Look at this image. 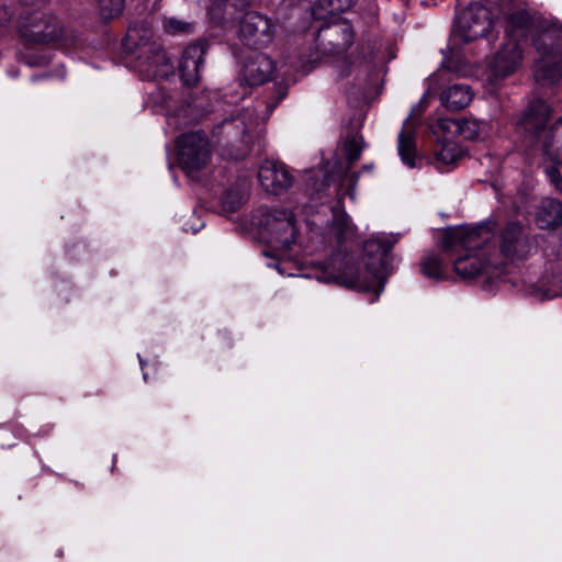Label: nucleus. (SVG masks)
<instances>
[{"instance_id":"obj_25","label":"nucleus","mask_w":562,"mask_h":562,"mask_svg":"<svg viewBox=\"0 0 562 562\" xmlns=\"http://www.w3.org/2000/svg\"><path fill=\"white\" fill-rule=\"evenodd\" d=\"M462 156V149L457 143L441 140L435 148V167L440 171H447L448 167L454 165Z\"/></svg>"},{"instance_id":"obj_15","label":"nucleus","mask_w":562,"mask_h":562,"mask_svg":"<svg viewBox=\"0 0 562 562\" xmlns=\"http://www.w3.org/2000/svg\"><path fill=\"white\" fill-rule=\"evenodd\" d=\"M206 47V42L199 41L184 48L178 69L186 86H195L200 81Z\"/></svg>"},{"instance_id":"obj_5","label":"nucleus","mask_w":562,"mask_h":562,"mask_svg":"<svg viewBox=\"0 0 562 562\" xmlns=\"http://www.w3.org/2000/svg\"><path fill=\"white\" fill-rule=\"evenodd\" d=\"M258 125V116L247 108L237 111L214 126L213 135L222 137L227 145L236 147L231 157L241 159L251 150L255 138L259 139Z\"/></svg>"},{"instance_id":"obj_19","label":"nucleus","mask_w":562,"mask_h":562,"mask_svg":"<svg viewBox=\"0 0 562 562\" xmlns=\"http://www.w3.org/2000/svg\"><path fill=\"white\" fill-rule=\"evenodd\" d=\"M248 0H212L209 8L211 19L220 24L228 20H236L240 14H245L249 8Z\"/></svg>"},{"instance_id":"obj_16","label":"nucleus","mask_w":562,"mask_h":562,"mask_svg":"<svg viewBox=\"0 0 562 562\" xmlns=\"http://www.w3.org/2000/svg\"><path fill=\"white\" fill-rule=\"evenodd\" d=\"M258 179L262 188L273 194L282 193L293 183L284 164L268 159L259 167Z\"/></svg>"},{"instance_id":"obj_39","label":"nucleus","mask_w":562,"mask_h":562,"mask_svg":"<svg viewBox=\"0 0 562 562\" xmlns=\"http://www.w3.org/2000/svg\"><path fill=\"white\" fill-rule=\"evenodd\" d=\"M560 127H562V117H560L551 127H548V131L558 132Z\"/></svg>"},{"instance_id":"obj_44","label":"nucleus","mask_w":562,"mask_h":562,"mask_svg":"<svg viewBox=\"0 0 562 562\" xmlns=\"http://www.w3.org/2000/svg\"><path fill=\"white\" fill-rule=\"evenodd\" d=\"M25 4L29 2V0H22Z\"/></svg>"},{"instance_id":"obj_38","label":"nucleus","mask_w":562,"mask_h":562,"mask_svg":"<svg viewBox=\"0 0 562 562\" xmlns=\"http://www.w3.org/2000/svg\"><path fill=\"white\" fill-rule=\"evenodd\" d=\"M359 180V173L358 172H351L350 175L346 176L344 181L348 184V193L351 198H353V191L357 186V182Z\"/></svg>"},{"instance_id":"obj_35","label":"nucleus","mask_w":562,"mask_h":562,"mask_svg":"<svg viewBox=\"0 0 562 562\" xmlns=\"http://www.w3.org/2000/svg\"><path fill=\"white\" fill-rule=\"evenodd\" d=\"M546 175L550 182L554 186L557 191L562 192V175L557 166H550L546 168Z\"/></svg>"},{"instance_id":"obj_22","label":"nucleus","mask_w":562,"mask_h":562,"mask_svg":"<svg viewBox=\"0 0 562 562\" xmlns=\"http://www.w3.org/2000/svg\"><path fill=\"white\" fill-rule=\"evenodd\" d=\"M151 38L153 30L147 23H135L127 29L123 46L126 52L132 54H143V46H145L146 43H156L151 41Z\"/></svg>"},{"instance_id":"obj_11","label":"nucleus","mask_w":562,"mask_h":562,"mask_svg":"<svg viewBox=\"0 0 562 562\" xmlns=\"http://www.w3.org/2000/svg\"><path fill=\"white\" fill-rule=\"evenodd\" d=\"M265 231L269 241L289 248L295 239V217L292 212L284 209H273L266 213L263 220Z\"/></svg>"},{"instance_id":"obj_1","label":"nucleus","mask_w":562,"mask_h":562,"mask_svg":"<svg viewBox=\"0 0 562 562\" xmlns=\"http://www.w3.org/2000/svg\"><path fill=\"white\" fill-rule=\"evenodd\" d=\"M494 222L477 226L448 228L442 236L441 247L450 257L454 272L463 279L485 274L487 279L498 278L504 272V260L492 255L491 240Z\"/></svg>"},{"instance_id":"obj_42","label":"nucleus","mask_w":562,"mask_h":562,"mask_svg":"<svg viewBox=\"0 0 562 562\" xmlns=\"http://www.w3.org/2000/svg\"><path fill=\"white\" fill-rule=\"evenodd\" d=\"M274 267L279 270L280 273H283L281 269V262L276 263Z\"/></svg>"},{"instance_id":"obj_10","label":"nucleus","mask_w":562,"mask_h":562,"mask_svg":"<svg viewBox=\"0 0 562 562\" xmlns=\"http://www.w3.org/2000/svg\"><path fill=\"white\" fill-rule=\"evenodd\" d=\"M239 33L246 45L266 46L274 35V25L270 18L257 11H246L241 16Z\"/></svg>"},{"instance_id":"obj_31","label":"nucleus","mask_w":562,"mask_h":562,"mask_svg":"<svg viewBox=\"0 0 562 562\" xmlns=\"http://www.w3.org/2000/svg\"><path fill=\"white\" fill-rule=\"evenodd\" d=\"M357 0H318L317 7L331 15H338L355 5Z\"/></svg>"},{"instance_id":"obj_41","label":"nucleus","mask_w":562,"mask_h":562,"mask_svg":"<svg viewBox=\"0 0 562 562\" xmlns=\"http://www.w3.org/2000/svg\"><path fill=\"white\" fill-rule=\"evenodd\" d=\"M372 167H373L372 165H364V166L362 167V169H363V170H368V171H370V170L372 169Z\"/></svg>"},{"instance_id":"obj_20","label":"nucleus","mask_w":562,"mask_h":562,"mask_svg":"<svg viewBox=\"0 0 562 562\" xmlns=\"http://www.w3.org/2000/svg\"><path fill=\"white\" fill-rule=\"evenodd\" d=\"M536 222L541 229H553L562 225V202L553 199H543L537 210Z\"/></svg>"},{"instance_id":"obj_3","label":"nucleus","mask_w":562,"mask_h":562,"mask_svg":"<svg viewBox=\"0 0 562 562\" xmlns=\"http://www.w3.org/2000/svg\"><path fill=\"white\" fill-rule=\"evenodd\" d=\"M551 109L542 100H533L517 123L522 142L530 149L539 148L554 164L562 162V132L548 131Z\"/></svg>"},{"instance_id":"obj_21","label":"nucleus","mask_w":562,"mask_h":562,"mask_svg":"<svg viewBox=\"0 0 562 562\" xmlns=\"http://www.w3.org/2000/svg\"><path fill=\"white\" fill-rule=\"evenodd\" d=\"M533 76L540 83H555L562 78V56H541L535 65Z\"/></svg>"},{"instance_id":"obj_23","label":"nucleus","mask_w":562,"mask_h":562,"mask_svg":"<svg viewBox=\"0 0 562 562\" xmlns=\"http://www.w3.org/2000/svg\"><path fill=\"white\" fill-rule=\"evenodd\" d=\"M473 97L471 87L464 83H454L440 94L441 103L449 111H459L469 105Z\"/></svg>"},{"instance_id":"obj_29","label":"nucleus","mask_w":562,"mask_h":562,"mask_svg":"<svg viewBox=\"0 0 562 562\" xmlns=\"http://www.w3.org/2000/svg\"><path fill=\"white\" fill-rule=\"evenodd\" d=\"M369 69L370 66L368 63H360L359 65L352 67L349 71H341L340 76L342 78H347L351 75H355L353 86L358 89L360 94H363L369 87Z\"/></svg>"},{"instance_id":"obj_37","label":"nucleus","mask_w":562,"mask_h":562,"mask_svg":"<svg viewBox=\"0 0 562 562\" xmlns=\"http://www.w3.org/2000/svg\"><path fill=\"white\" fill-rule=\"evenodd\" d=\"M12 16V11L5 4L0 5V34L8 27Z\"/></svg>"},{"instance_id":"obj_6","label":"nucleus","mask_w":562,"mask_h":562,"mask_svg":"<svg viewBox=\"0 0 562 562\" xmlns=\"http://www.w3.org/2000/svg\"><path fill=\"white\" fill-rule=\"evenodd\" d=\"M178 160L183 171L191 179H198L201 170L211 160V146L203 132L182 134L177 139Z\"/></svg>"},{"instance_id":"obj_26","label":"nucleus","mask_w":562,"mask_h":562,"mask_svg":"<svg viewBox=\"0 0 562 562\" xmlns=\"http://www.w3.org/2000/svg\"><path fill=\"white\" fill-rule=\"evenodd\" d=\"M438 126L441 130H450L453 127L454 133H459L467 139H476L480 137L483 123L475 119H460V120H439Z\"/></svg>"},{"instance_id":"obj_12","label":"nucleus","mask_w":562,"mask_h":562,"mask_svg":"<svg viewBox=\"0 0 562 562\" xmlns=\"http://www.w3.org/2000/svg\"><path fill=\"white\" fill-rule=\"evenodd\" d=\"M135 67L146 78H168L175 72L170 58L159 43H146L143 54L137 55Z\"/></svg>"},{"instance_id":"obj_8","label":"nucleus","mask_w":562,"mask_h":562,"mask_svg":"<svg viewBox=\"0 0 562 562\" xmlns=\"http://www.w3.org/2000/svg\"><path fill=\"white\" fill-rule=\"evenodd\" d=\"M491 29L490 13L479 3L469 4L457 15L454 32L465 43L485 36Z\"/></svg>"},{"instance_id":"obj_30","label":"nucleus","mask_w":562,"mask_h":562,"mask_svg":"<svg viewBox=\"0 0 562 562\" xmlns=\"http://www.w3.org/2000/svg\"><path fill=\"white\" fill-rule=\"evenodd\" d=\"M124 4V0H100L99 14L104 21L115 19L123 12Z\"/></svg>"},{"instance_id":"obj_18","label":"nucleus","mask_w":562,"mask_h":562,"mask_svg":"<svg viewBox=\"0 0 562 562\" xmlns=\"http://www.w3.org/2000/svg\"><path fill=\"white\" fill-rule=\"evenodd\" d=\"M274 72L273 60L262 53L248 56L243 68V80L248 86H260L271 79Z\"/></svg>"},{"instance_id":"obj_36","label":"nucleus","mask_w":562,"mask_h":562,"mask_svg":"<svg viewBox=\"0 0 562 562\" xmlns=\"http://www.w3.org/2000/svg\"><path fill=\"white\" fill-rule=\"evenodd\" d=\"M340 221L341 227L338 234V241L342 243L353 235V227L347 218L341 217Z\"/></svg>"},{"instance_id":"obj_27","label":"nucleus","mask_w":562,"mask_h":562,"mask_svg":"<svg viewBox=\"0 0 562 562\" xmlns=\"http://www.w3.org/2000/svg\"><path fill=\"white\" fill-rule=\"evenodd\" d=\"M422 272L434 280H443L447 278L441 259L434 254H428L420 262Z\"/></svg>"},{"instance_id":"obj_17","label":"nucleus","mask_w":562,"mask_h":562,"mask_svg":"<svg viewBox=\"0 0 562 562\" xmlns=\"http://www.w3.org/2000/svg\"><path fill=\"white\" fill-rule=\"evenodd\" d=\"M532 35L531 45L541 56H560L562 50V26L542 19Z\"/></svg>"},{"instance_id":"obj_2","label":"nucleus","mask_w":562,"mask_h":562,"mask_svg":"<svg viewBox=\"0 0 562 562\" xmlns=\"http://www.w3.org/2000/svg\"><path fill=\"white\" fill-rule=\"evenodd\" d=\"M396 236H376L368 239L363 245L362 268L355 267L345 257L344 268L337 269L333 278L359 291H373L376 296L383 291L389 274V255L397 243Z\"/></svg>"},{"instance_id":"obj_32","label":"nucleus","mask_w":562,"mask_h":562,"mask_svg":"<svg viewBox=\"0 0 562 562\" xmlns=\"http://www.w3.org/2000/svg\"><path fill=\"white\" fill-rule=\"evenodd\" d=\"M244 201V195L238 189H228L222 196V205L225 212H235L240 207Z\"/></svg>"},{"instance_id":"obj_7","label":"nucleus","mask_w":562,"mask_h":562,"mask_svg":"<svg viewBox=\"0 0 562 562\" xmlns=\"http://www.w3.org/2000/svg\"><path fill=\"white\" fill-rule=\"evenodd\" d=\"M498 248L491 241L492 255H499L504 260H522L526 259L531 249L532 243L529 233L518 222H508L501 229L498 237Z\"/></svg>"},{"instance_id":"obj_28","label":"nucleus","mask_w":562,"mask_h":562,"mask_svg":"<svg viewBox=\"0 0 562 562\" xmlns=\"http://www.w3.org/2000/svg\"><path fill=\"white\" fill-rule=\"evenodd\" d=\"M363 146L364 144L361 135L355 133L346 137L342 144V149L348 161V169L360 158Z\"/></svg>"},{"instance_id":"obj_14","label":"nucleus","mask_w":562,"mask_h":562,"mask_svg":"<svg viewBox=\"0 0 562 562\" xmlns=\"http://www.w3.org/2000/svg\"><path fill=\"white\" fill-rule=\"evenodd\" d=\"M503 16L506 22L505 31L507 41H515L518 43L520 40L528 37H530L531 41L532 35L538 29V25L536 24L542 20L540 16L531 15L527 5L506 12Z\"/></svg>"},{"instance_id":"obj_9","label":"nucleus","mask_w":562,"mask_h":562,"mask_svg":"<svg viewBox=\"0 0 562 562\" xmlns=\"http://www.w3.org/2000/svg\"><path fill=\"white\" fill-rule=\"evenodd\" d=\"M316 41L323 54L339 56L352 44L353 30L348 22L338 20L321 27Z\"/></svg>"},{"instance_id":"obj_33","label":"nucleus","mask_w":562,"mask_h":562,"mask_svg":"<svg viewBox=\"0 0 562 562\" xmlns=\"http://www.w3.org/2000/svg\"><path fill=\"white\" fill-rule=\"evenodd\" d=\"M164 30L171 35L191 33L193 25L176 18L164 20Z\"/></svg>"},{"instance_id":"obj_34","label":"nucleus","mask_w":562,"mask_h":562,"mask_svg":"<svg viewBox=\"0 0 562 562\" xmlns=\"http://www.w3.org/2000/svg\"><path fill=\"white\" fill-rule=\"evenodd\" d=\"M495 3L502 14L527 5V0H495Z\"/></svg>"},{"instance_id":"obj_4","label":"nucleus","mask_w":562,"mask_h":562,"mask_svg":"<svg viewBox=\"0 0 562 562\" xmlns=\"http://www.w3.org/2000/svg\"><path fill=\"white\" fill-rule=\"evenodd\" d=\"M18 30L27 43L68 44L71 37L61 21L50 12L25 7L18 19Z\"/></svg>"},{"instance_id":"obj_24","label":"nucleus","mask_w":562,"mask_h":562,"mask_svg":"<svg viewBox=\"0 0 562 562\" xmlns=\"http://www.w3.org/2000/svg\"><path fill=\"white\" fill-rule=\"evenodd\" d=\"M397 150L402 161L409 168L417 166L415 134L411 125L409 117L405 121L402 131L398 134Z\"/></svg>"},{"instance_id":"obj_43","label":"nucleus","mask_w":562,"mask_h":562,"mask_svg":"<svg viewBox=\"0 0 562 562\" xmlns=\"http://www.w3.org/2000/svg\"><path fill=\"white\" fill-rule=\"evenodd\" d=\"M263 254L268 257L271 255L270 251H265Z\"/></svg>"},{"instance_id":"obj_13","label":"nucleus","mask_w":562,"mask_h":562,"mask_svg":"<svg viewBox=\"0 0 562 562\" xmlns=\"http://www.w3.org/2000/svg\"><path fill=\"white\" fill-rule=\"evenodd\" d=\"M522 46L515 41H506L491 63L490 80L492 83L513 75L521 64Z\"/></svg>"},{"instance_id":"obj_40","label":"nucleus","mask_w":562,"mask_h":562,"mask_svg":"<svg viewBox=\"0 0 562 562\" xmlns=\"http://www.w3.org/2000/svg\"><path fill=\"white\" fill-rule=\"evenodd\" d=\"M45 77H47V75H43V76H34V77L32 78V80H33V81H36L37 79H42V78H45Z\"/></svg>"}]
</instances>
